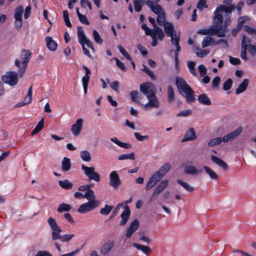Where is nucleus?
<instances>
[{"instance_id":"nucleus-1","label":"nucleus","mask_w":256,"mask_h":256,"mask_svg":"<svg viewBox=\"0 0 256 256\" xmlns=\"http://www.w3.org/2000/svg\"><path fill=\"white\" fill-rule=\"evenodd\" d=\"M234 8V7L232 4L228 6H225L222 4L219 5L214 12L213 20L214 24L212 26L208 28L200 30L198 33L202 35H216L218 37L225 36L226 28L222 26H218V25L222 24L223 20L222 14L224 12L226 14H231L232 11Z\"/></svg>"},{"instance_id":"nucleus-2","label":"nucleus","mask_w":256,"mask_h":256,"mask_svg":"<svg viewBox=\"0 0 256 256\" xmlns=\"http://www.w3.org/2000/svg\"><path fill=\"white\" fill-rule=\"evenodd\" d=\"M48 224L52 230V240H60L63 242H66L70 240L74 236V234H64L61 235L62 230L57 224L54 218L50 217L48 219Z\"/></svg>"},{"instance_id":"nucleus-3","label":"nucleus","mask_w":256,"mask_h":256,"mask_svg":"<svg viewBox=\"0 0 256 256\" xmlns=\"http://www.w3.org/2000/svg\"><path fill=\"white\" fill-rule=\"evenodd\" d=\"M164 30L166 35L170 37L171 42L176 47L175 59L176 66L178 64V52L180 51V33L177 32L174 28V25L170 22H166L164 24Z\"/></svg>"},{"instance_id":"nucleus-4","label":"nucleus","mask_w":256,"mask_h":256,"mask_svg":"<svg viewBox=\"0 0 256 256\" xmlns=\"http://www.w3.org/2000/svg\"><path fill=\"white\" fill-rule=\"evenodd\" d=\"M176 81L179 92L182 95L186 98L188 102L193 101L194 92L186 81L182 78L178 77L176 78Z\"/></svg>"},{"instance_id":"nucleus-5","label":"nucleus","mask_w":256,"mask_h":256,"mask_svg":"<svg viewBox=\"0 0 256 256\" xmlns=\"http://www.w3.org/2000/svg\"><path fill=\"white\" fill-rule=\"evenodd\" d=\"M19 73L13 71H8L5 72L1 76V80L3 82L8 84L10 86H14L18 82L19 78H20L24 74H22L18 71Z\"/></svg>"},{"instance_id":"nucleus-6","label":"nucleus","mask_w":256,"mask_h":256,"mask_svg":"<svg viewBox=\"0 0 256 256\" xmlns=\"http://www.w3.org/2000/svg\"><path fill=\"white\" fill-rule=\"evenodd\" d=\"M30 56L31 52L29 50H23L21 52L20 59L15 60V66L19 69V72L22 74H24Z\"/></svg>"},{"instance_id":"nucleus-7","label":"nucleus","mask_w":256,"mask_h":256,"mask_svg":"<svg viewBox=\"0 0 256 256\" xmlns=\"http://www.w3.org/2000/svg\"><path fill=\"white\" fill-rule=\"evenodd\" d=\"M82 169L84 171V174L90 180H94L96 182H99L100 180V174L96 171L94 166H87L82 164Z\"/></svg>"},{"instance_id":"nucleus-8","label":"nucleus","mask_w":256,"mask_h":256,"mask_svg":"<svg viewBox=\"0 0 256 256\" xmlns=\"http://www.w3.org/2000/svg\"><path fill=\"white\" fill-rule=\"evenodd\" d=\"M78 33L77 36L78 38V41L81 45L86 44L88 48H90L93 51L94 50V48L93 46L92 42L88 40L82 28L80 26H78L77 28Z\"/></svg>"},{"instance_id":"nucleus-9","label":"nucleus","mask_w":256,"mask_h":256,"mask_svg":"<svg viewBox=\"0 0 256 256\" xmlns=\"http://www.w3.org/2000/svg\"><path fill=\"white\" fill-rule=\"evenodd\" d=\"M148 102L143 105V108L146 110H148L152 108H158L160 106V102L155 94H152L151 96H148Z\"/></svg>"},{"instance_id":"nucleus-10","label":"nucleus","mask_w":256,"mask_h":256,"mask_svg":"<svg viewBox=\"0 0 256 256\" xmlns=\"http://www.w3.org/2000/svg\"><path fill=\"white\" fill-rule=\"evenodd\" d=\"M99 205V202H88L80 206L78 212L80 214H85L92 210Z\"/></svg>"},{"instance_id":"nucleus-11","label":"nucleus","mask_w":256,"mask_h":256,"mask_svg":"<svg viewBox=\"0 0 256 256\" xmlns=\"http://www.w3.org/2000/svg\"><path fill=\"white\" fill-rule=\"evenodd\" d=\"M184 170L185 174L194 176L202 173V170H197L190 162H187L184 164Z\"/></svg>"},{"instance_id":"nucleus-12","label":"nucleus","mask_w":256,"mask_h":256,"mask_svg":"<svg viewBox=\"0 0 256 256\" xmlns=\"http://www.w3.org/2000/svg\"><path fill=\"white\" fill-rule=\"evenodd\" d=\"M242 41L246 44L248 51L250 56L252 57L256 56V42L253 44H250V40L245 35L242 36Z\"/></svg>"},{"instance_id":"nucleus-13","label":"nucleus","mask_w":256,"mask_h":256,"mask_svg":"<svg viewBox=\"0 0 256 256\" xmlns=\"http://www.w3.org/2000/svg\"><path fill=\"white\" fill-rule=\"evenodd\" d=\"M140 90L146 96H151L152 94H155L154 92V85L151 82H146L140 84Z\"/></svg>"},{"instance_id":"nucleus-14","label":"nucleus","mask_w":256,"mask_h":256,"mask_svg":"<svg viewBox=\"0 0 256 256\" xmlns=\"http://www.w3.org/2000/svg\"><path fill=\"white\" fill-rule=\"evenodd\" d=\"M84 120L82 118H78L76 122L72 126L71 131L73 135L75 136H79L81 132Z\"/></svg>"},{"instance_id":"nucleus-15","label":"nucleus","mask_w":256,"mask_h":256,"mask_svg":"<svg viewBox=\"0 0 256 256\" xmlns=\"http://www.w3.org/2000/svg\"><path fill=\"white\" fill-rule=\"evenodd\" d=\"M120 177L115 170L112 171L110 174V185L114 188H117L120 184Z\"/></svg>"},{"instance_id":"nucleus-16","label":"nucleus","mask_w":256,"mask_h":256,"mask_svg":"<svg viewBox=\"0 0 256 256\" xmlns=\"http://www.w3.org/2000/svg\"><path fill=\"white\" fill-rule=\"evenodd\" d=\"M168 185V180H164L162 181L154 188L152 195V198H156L158 195L164 190L166 188Z\"/></svg>"},{"instance_id":"nucleus-17","label":"nucleus","mask_w":256,"mask_h":256,"mask_svg":"<svg viewBox=\"0 0 256 256\" xmlns=\"http://www.w3.org/2000/svg\"><path fill=\"white\" fill-rule=\"evenodd\" d=\"M242 130L241 127L238 128L236 130L224 136L223 142H228L235 139L242 132Z\"/></svg>"},{"instance_id":"nucleus-18","label":"nucleus","mask_w":256,"mask_h":256,"mask_svg":"<svg viewBox=\"0 0 256 256\" xmlns=\"http://www.w3.org/2000/svg\"><path fill=\"white\" fill-rule=\"evenodd\" d=\"M124 210L120 214L122 220L119 224L120 226H124L126 224L130 214V211L128 206L124 205Z\"/></svg>"},{"instance_id":"nucleus-19","label":"nucleus","mask_w":256,"mask_h":256,"mask_svg":"<svg viewBox=\"0 0 256 256\" xmlns=\"http://www.w3.org/2000/svg\"><path fill=\"white\" fill-rule=\"evenodd\" d=\"M219 42H223L227 45V42L224 40H220L218 42H215L214 40L210 36H205L202 41V48H205L214 44H217Z\"/></svg>"},{"instance_id":"nucleus-20","label":"nucleus","mask_w":256,"mask_h":256,"mask_svg":"<svg viewBox=\"0 0 256 256\" xmlns=\"http://www.w3.org/2000/svg\"><path fill=\"white\" fill-rule=\"evenodd\" d=\"M146 5L150 7L152 10L156 15L162 14L164 12L162 7L158 4H154L153 2L150 0L146 2Z\"/></svg>"},{"instance_id":"nucleus-21","label":"nucleus","mask_w":256,"mask_h":256,"mask_svg":"<svg viewBox=\"0 0 256 256\" xmlns=\"http://www.w3.org/2000/svg\"><path fill=\"white\" fill-rule=\"evenodd\" d=\"M139 226V222L134 220L130 224L126 230V236L127 238H130L132 234L138 230Z\"/></svg>"},{"instance_id":"nucleus-22","label":"nucleus","mask_w":256,"mask_h":256,"mask_svg":"<svg viewBox=\"0 0 256 256\" xmlns=\"http://www.w3.org/2000/svg\"><path fill=\"white\" fill-rule=\"evenodd\" d=\"M196 138L195 131L193 128H190L186 132L182 142L194 140Z\"/></svg>"},{"instance_id":"nucleus-23","label":"nucleus","mask_w":256,"mask_h":256,"mask_svg":"<svg viewBox=\"0 0 256 256\" xmlns=\"http://www.w3.org/2000/svg\"><path fill=\"white\" fill-rule=\"evenodd\" d=\"M46 42L48 48L52 52L56 50L58 46L57 43L52 39L51 36H46Z\"/></svg>"},{"instance_id":"nucleus-24","label":"nucleus","mask_w":256,"mask_h":256,"mask_svg":"<svg viewBox=\"0 0 256 256\" xmlns=\"http://www.w3.org/2000/svg\"><path fill=\"white\" fill-rule=\"evenodd\" d=\"M202 168L204 172L208 176L210 180H216L218 179V174L210 168L206 166H204Z\"/></svg>"},{"instance_id":"nucleus-25","label":"nucleus","mask_w":256,"mask_h":256,"mask_svg":"<svg viewBox=\"0 0 256 256\" xmlns=\"http://www.w3.org/2000/svg\"><path fill=\"white\" fill-rule=\"evenodd\" d=\"M114 246V242L112 240H108L104 243L102 246L100 252L104 254H106Z\"/></svg>"},{"instance_id":"nucleus-26","label":"nucleus","mask_w":256,"mask_h":256,"mask_svg":"<svg viewBox=\"0 0 256 256\" xmlns=\"http://www.w3.org/2000/svg\"><path fill=\"white\" fill-rule=\"evenodd\" d=\"M248 83L249 80L248 79H244L242 82L238 85V88L236 90V94H239L244 92L248 88Z\"/></svg>"},{"instance_id":"nucleus-27","label":"nucleus","mask_w":256,"mask_h":256,"mask_svg":"<svg viewBox=\"0 0 256 256\" xmlns=\"http://www.w3.org/2000/svg\"><path fill=\"white\" fill-rule=\"evenodd\" d=\"M110 141L120 148H126V149H130L132 147V146L130 144L126 142H123L120 141L117 138L113 137L110 138Z\"/></svg>"},{"instance_id":"nucleus-28","label":"nucleus","mask_w":256,"mask_h":256,"mask_svg":"<svg viewBox=\"0 0 256 256\" xmlns=\"http://www.w3.org/2000/svg\"><path fill=\"white\" fill-rule=\"evenodd\" d=\"M211 160L218 166L226 170L228 168V166L222 160L216 157V156L212 155L211 156Z\"/></svg>"},{"instance_id":"nucleus-29","label":"nucleus","mask_w":256,"mask_h":256,"mask_svg":"<svg viewBox=\"0 0 256 256\" xmlns=\"http://www.w3.org/2000/svg\"><path fill=\"white\" fill-rule=\"evenodd\" d=\"M71 168L70 159L66 157L64 158L62 162V168L64 172L68 171Z\"/></svg>"},{"instance_id":"nucleus-30","label":"nucleus","mask_w":256,"mask_h":256,"mask_svg":"<svg viewBox=\"0 0 256 256\" xmlns=\"http://www.w3.org/2000/svg\"><path fill=\"white\" fill-rule=\"evenodd\" d=\"M193 50L196 52L197 56L200 58L204 57V56H207L210 52L208 50H202L195 46H194L193 47Z\"/></svg>"},{"instance_id":"nucleus-31","label":"nucleus","mask_w":256,"mask_h":256,"mask_svg":"<svg viewBox=\"0 0 256 256\" xmlns=\"http://www.w3.org/2000/svg\"><path fill=\"white\" fill-rule=\"evenodd\" d=\"M198 102L204 105L209 106L211 104V101L208 97L205 94H201L198 97Z\"/></svg>"},{"instance_id":"nucleus-32","label":"nucleus","mask_w":256,"mask_h":256,"mask_svg":"<svg viewBox=\"0 0 256 256\" xmlns=\"http://www.w3.org/2000/svg\"><path fill=\"white\" fill-rule=\"evenodd\" d=\"M248 48H246V44L244 43V42L242 40V44H241V52H240V58L244 60V61H247L248 60V58L247 57V52Z\"/></svg>"},{"instance_id":"nucleus-33","label":"nucleus","mask_w":256,"mask_h":256,"mask_svg":"<svg viewBox=\"0 0 256 256\" xmlns=\"http://www.w3.org/2000/svg\"><path fill=\"white\" fill-rule=\"evenodd\" d=\"M130 99L136 103H140L142 96L138 92L133 90L130 94Z\"/></svg>"},{"instance_id":"nucleus-34","label":"nucleus","mask_w":256,"mask_h":256,"mask_svg":"<svg viewBox=\"0 0 256 256\" xmlns=\"http://www.w3.org/2000/svg\"><path fill=\"white\" fill-rule=\"evenodd\" d=\"M170 167L171 166L169 163H165L157 172L163 177L170 170Z\"/></svg>"},{"instance_id":"nucleus-35","label":"nucleus","mask_w":256,"mask_h":256,"mask_svg":"<svg viewBox=\"0 0 256 256\" xmlns=\"http://www.w3.org/2000/svg\"><path fill=\"white\" fill-rule=\"evenodd\" d=\"M80 156L82 160L86 162H90L92 160L90 154L86 150H82L80 152Z\"/></svg>"},{"instance_id":"nucleus-36","label":"nucleus","mask_w":256,"mask_h":256,"mask_svg":"<svg viewBox=\"0 0 256 256\" xmlns=\"http://www.w3.org/2000/svg\"><path fill=\"white\" fill-rule=\"evenodd\" d=\"M84 198H86L88 202H98L96 200L94 192L92 190H88L84 195Z\"/></svg>"},{"instance_id":"nucleus-37","label":"nucleus","mask_w":256,"mask_h":256,"mask_svg":"<svg viewBox=\"0 0 256 256\" xmlns=\"http://www.w3.org/2000/svg\"><path fill=\"white\" fill-rule=\"evenodd\" d=\"M152 34H154L155 38H156V36H158V38L160 40H162L164 37V34L162 31V30L161 28H159L158 26H156L155 28H153L152 32Z\"/></svg>"},{"instance_id":"nucleus-38","label":"nucleus","mask_w":256,"mask_h":256,"mask_svg":"<svg viewBox=\"0 0 256 256\" xmlns=\"http://www.w3.org/2000/svg\"><path fill=\"white\" fill-rule=\"evenodd\" d=\"M134 154L133 152H130L129 154H122L118 156V160H134Z\"/></svg>"},{"instance_id":"nucleus-39","label":"nucleus","mask_w":256,"mask_h":256,"mask_svg":"<svg viewBox=\"0 0 256 256\" xmlns=\"http://www.w3.org/2000/svg\"><path fill=\"white\" fill-rule=\"evenodd\" d=\"M132 246L136 248L138 250H142L144 253L146 254H149L151 252V249L147 246L137 244L136 243H134Z\"/></svg>"},{"instance_id":"nucleus-40","label":"nucleus","mask_w":256,"mask_h":256,"mask_svg":"<svg viewBox=\"0 0 256 256\" xmlns=\"http://www.w3.org/2000/svg\"><path fill=\"white\" fill-rule=\"evenodd\" d=\"M24 13L23 7L21 6H17L14 10V18L22 19V16Z\"/></svg>"},{"instance_id":"nucleus-41","label":"nucleus","mask_w":256,"mask_h":256,"mask_svg":"<svg viewBox=\"0 0 256 256\" xmlns=\"http://www.w3.org/2000/svg\"><path fill=\"white\" fill-rule=\"evenodd\" d=\"M58 184L61 187L64 189L71 188L73 186L72 184L68 180H59Z\"/></svg>"},{"instance_id":"nucleus-42","label":"nucleus","mask_w":256,"mask_h":256,"mask_svg":"<svg viewBox=\"0 0 256 256\" xmlns=\"http://www.w3.org/2000/svg\"><path fill=\"white\" fill-rule=\"evenodd\" d=\"M44 124V119L42 118L36 126L34 130L32 132V135L34 136L40 132L43 128Z\"/></svg>"},{"instance_id":"nucleus-43","label":"nucleus","mask_w":256,"mask_h":256,"mask_svg":"<svg viewBox=\"0 0 256 256\" xmlns=\"http://www.w3.org/2000/svg\"><path fill=\"white\" fill-rule=\"evenodd\" d=\"M92 36L94 42L98 44H102L103 42V40L102 38L99 33L95 30H92Z\"/></svg>"},{"instance_id":"nucleus-44","label":"nucleus","mask_w":256,"mask_h":256,"mask_svg":"<svg viewBox=\"0 0 256 256\" xmlns=\"http://www.w3.org/2000/svg\"><path fill=\"white\" fill-rule=\"evenodd\" d=\"M71 209V206L66 203L61 204L58 208V212H68Z\"/></svg>"},{"instance_id":"nucleus-45","label":"nucleus","mask_w":256,"mask_h":256,"mask_svg":"<svg viewBox=\"0 0 256 256\" xmlns=\"http://www.w3.org/2000/svg\"><path fill=\"white\" fill-rule=\"evenodd\" d=\"M32 86H31L27 94L24 98V101L25 104H30L32 101Z\"/></svg>"},{"instance_id":"nucleus-46","label":"nucleus","mask_w":256,"mask_h":256,"mask_svg":"<svg viewBox=\"0 0 256 256\" xmlns=\"http://www.w3.org/2000/svg\"><path fill=\"white\" fill-rule=\"evenodd\" d=\"M222 142H223L222 138H215L210 140L208 143V146H214L220 144Z\"/></svg>"},{"instance_id":"nucleus-47","label":"nucleus","mask_w":256,"mask_h":256,"mask_svg":"<svg viewBox=\"0 0 256 256\" xmlns=\"http://www.w3.org/2000/svg\"><path fill=\"white\" fill-rule=\"evenodd\" d=\"M177 182L178 184L182 186L188 192H192L194 190V188L190 186L188 183L185 182L181 180L178 179Z\"/></svg>"},{"instance_id":"nucleus-48","label":"nucleus","mask_w":256,"mask_h":256,"mask_svg":"<svg viewBox=\"0 0 256 256\" xmlns=\"http://www.w3.org/2000/svg\"><path fill=\"white\" fill-rule=\"evenodd\" d=\"M134 10L136 12H140L142 10V6L144 4V0H134Z\"/></svg>"},{"instance_id":"nucleus-49","label":"nucleus","mask_w":256,"mask_h":256,"mask_svg":"<svg viewBox=\"0 0 256 256\" xmlns=\"http://www.w3.org/2000/svg\"><path fill=\"white\" fill-rule=\"evenodd\" d=\"M112 208V206L105 204L104 207L100 210V214L106 216L108 214Z\"/></svg>"},{"instance_id":"nucleus-50","label":"nucleus","mask_w":256,"mask_h":256,"mask_svg":"<svg viewBox=\"0 0 256 256\" xmlns=\"http://www.w3.org/2000/svg\"><path fill=\"white\" fill-rule=\"evenodd\" d=\"M250 18L248 16H241L238 19V28H242V25L247 20H249Z\"/></svg>"},{"instance_id":"nucleus-51","label":"nucleus","mask_w":256,"mask_h":256,"mask_svg":"<svg viewBox=\"0 0 256 256\" xmlns=\"http://www.w3.org/2000/svg\"><path fill=\"white\" fill-rule=\"evenodd\" d=\"M187 65L190 70V72L194 76H196V71L194 68L196 63L193 62H187Z\"/></svg>"},{"instance_id":"nucleus-52","label":"nucleus","mask_w":256,"mask_h":256,"mask_svg":"<svg viewBox=\"0 0 256 256\" xmlns=\"http://www.w3.org/2000/svg\"><path fill=\"white\" fill-rule=\"evenodd\" d=\"M168 96L170 101L172 102L174 100V89L170 86L168 88Z\"/></svg>"},{"instance_id":"nucleus-53","label":"nucleus","mask_w":256,"mask_h":256,"mask_svg":"<svg viewBox=\"0 0 256 256\" xmlns=\"http://www.w3.org/2000/svg\"><path fill=\"white\" fill-rule=\"evenodd\" d=\"M157 22L159 25L162 26L164 25L165 22V14L164 12L162 14H159L157 15Z\"/></svg>"},{"instance_id":"nucleus-54","label":"nucleus","mask_w":256,"mask_h":256,"mask_svg":"<svg viewBox=\"0 0 256 256\" xmlns=\"http://www.w3.org/2000/svg\"><path fill=\"white\" fill-rule=\"evenodd\" d=\"M232 85V80L231 78L228 79L223 84V89L224 90H228L231 88Z\"/></svg>"},{"instance_id":"nucleus-55","label":"nucleus","mask_w":256,"mask_h":256,"mask_svg":"<svg viewBox=\"0 0 256 256\" xmlns=\"http://www.w3.org/2000/svg\"><path fill=\"white\" fill-rule=\"evenodd\" d=\"M119 51L128 60H131L132 58L126 52L125 49L122 46L120 45H118V46Z\"/></svg>"},{"instance_id":"nucleus-56","label":"nucleus","mask_w":256,"mask_h":256,"mask_svg":"<svg viewBox=\"0 0 256 256\" xmlns=\"http://www.w3.org/2000/svg\"><path fill=\"white\" fill-rule=\"evenodd\" d=\"M196 8L198 10H202L208 8L206 0H200L197 4Z\"/></svg>"},{"instance_id":"nucleus-57","label":"nucleus","mask_w":256,"mask_h":256,"mask_svg":"<svg viewBox=\"0 0 256 256\" xmlns=\"http://www.w3.org/2000/svg\"><path fill=\"white\" fill-rule=\"evenodd\" d=\"M134 135L136 138L140 142H144L145 140H147L149 137L148 136H142L139 132H135Z\"/></svg>"},{"instance_id":"nucleus-58","label":"nucleus","mask_w":256,"mask_h":256,"mask_svg":"<svg viewBox=\"0 0 256 256\" xmlns=\"http://www.w3.org/2000/svg\"><path fill=\"white\" fill-rule=\"evenodd\" d=\"M142 70L148 76H150V77L152 79H154L155 78V74L154 73L151 71L147 66L144 65V68H142Z\"/></svg>"},{"instance_id":"nucleus-59","label":"nucleus","mask_w":256,"mask_h":256,"mask_svg":"<svg viewBox=\"0 0 256 256\" xmlns=\"http://www.w3.org/2000/svg\"><path fill=\"white\" fill-rule=\"evenodd\" d=\"M114 60H116V64L121 70L122 71H126V68L124 64L120 61L118 58H114Z\"/></svg>"},{"instance_id":"nucleus-60","label":"nucleus","mask_w":256,"mask_h":256,"mask_svg":"<svg viewBox=\"0 0 256 256\" xmlns=\"http://www.w3.org/2000/svg\"><path fill=\"white\" fill-rule=\"evenodd\" d=\"M156 182H155L152 178H150L146 184L145 188L146 190H150L152 187H154L156 185Z\"/></svg>"},{"instance_id":"nucleus-61","label":"nucleus","mask_w":256,"mask_h":256,"mask_svg":"<svg viewBox=\"0 0 256 256\" xmlns=\"http://www.w3.org/2000/svg\"><path fill=\"white\" fill-rule=\"evenodd\" d=\"M22 25V19L14 18V26L18 30H20L21 29Z\"/></svg>"},{"instance_id":"nucleus-62","label":"nucleus","mask_w":256,"mask_h":256,"mask_svg":"<svg viewBox=\"0 0 256 256\" xmlns=\"http://www.w3.org/2000/svg\"><path fill=\"white\" fill-rule=\"evenodd\" d=\"M244 30L248 34L253 35H256V29L251 28L248 26H244Z\"/></svg>"},{"instance_id":"nucleus-63","label":"nucleus","mask_w":256,"mask_h":256,"mask_svg":"<svg viewBox=\"0 0 256 256\" xmlns=\"http://www.w3.org/2000/svg\"><path fill=\"white\" fill-rule=\"evenodd\" d=\"M162 178L157 171L150 177L156 183L160 181Z\"/></svg>"},{"instance_id":"nucleus-64","label":"nucleus","mask_w":256,"mask_h":256,"mask_svg":"<svg viewBox=\"0 0 256 256\" xmlns=\"http://www.w3.org/2000/svg\"><path fill=\"white\" fill-rule=\"evenodd\" d=\"M35 256H52V255L46 250H40L35 254Z\"/></svg>"}]
</instances>
